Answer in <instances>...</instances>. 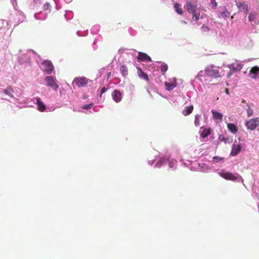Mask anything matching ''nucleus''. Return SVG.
<instances>
[{
	"label": "nucleus",
	"instance_id": "obj_1",
	"mask_svg": "<svg viewBox=\"0 0 259 259\" xmlns=\"http://www.w3.org/2000/svg\"><path fill=\"white\" fill-rule=\"evenodd\" d=\"M208 76L214 78L219 77L220 75L218 68L216 67L211 66L206 68L204 71H199L193 81H195L196 80L198 79L200 82H203L206 80V78Z\"/></svg>",
	"mask_w": 259,
	"mask_h": 259
},
{
	"label": "nucleus",
	"instance_id": "obj_2",
	"mask_svg": "<svg viewBox=\"0 0 259 259\" xmlns=\"http://www.w3.org/2000/svg\"><path fill=\"white\" fill-rule=\"evenodd\" d=\"M177 160L174 158H171V156L169 153H166L164 156H162L155 164V167L159 168L162 165L168 164L170 169H175L176 167Z\"/></svg>",
	"mask_w": 259,
	"mask_h": 259
},
{
	"label": "nucleus",
	"instance_id": "obj_3",
	"mask_svg": "<svg viewBox=\"0 0 259 259\" xmlns=\"http://www.w3.org/2000/svg\"><path fill=\"white\" fill-rule=\"evenodd\" d=\"M218 174L220 177L226 180H230L235 182H241L243 183V179L238 173L233 174L224 169H222L220 170Z\"/></svg>",
	"mask_w": 259,
	"mask_h": 259
},
{
	"label": "nucleus",
	"instance_id": "obj_4",
	"mask_svg": "<svg viewBox=\"0 0 259 259\" xmlns=\"http://www.w3.org/2000/svg\"><path fill=\"white\" fill-rule=\"evenodd\" d=\"M40 67L44 74L47 75H51L54 70V67L52 62L48 60H44L41 63Z\"/></svg>",
	"mask_w": 259,
	"mask_h": 259
},
{
	"label": "nucleus",
	"instance_id": "obj_5",
	"mask_svg": "<svg viewBox=\"0 0 259 259\" xmlns=\"http://www.w3.org/2000/svg\"><path fill=\"white\" fill-rule=\"evenodd\" d=\"M46 84L47 87L51 88L53 90L57 91L59 88V85L56 83L55 76H47L45 79Z\"/></svg>",
	"mask_w": 259,
	"mask_h": 259
},
{
	"label": "nucleus",
	"instance_id": "obj_6",
	"mask_svg": "<svg viewBox=\"0 0 259 259\" xmlns=\"http://www.w3.org/2000/svg\"><path fill=\"white\" fill-rule=\"evenodd\" d=\"M85 77H76L73 80V84H76L78 87H87L89 82H91Z\"/></svg>",
	"mask_w": 259,
	"mask_h": 259
},
{
	"label": "nucleus",
	"instance_id": "obj_7",
	"mask_svg": "<svg viewBox=\"0 0 259 259\" xmlns=\"http://www.w3.org/2000/svg\"><path fill=\"white\" fill-rule=\"evenodd\" d=\"M245 125L247 129L250 130H254L259 125V118L250 119L245 122Z\"/></svg>",
	"mask_w": 259,
	"mask_h": 259
},
{
	"label": "nucleus",
	"instance_id": "obj_8",
	"mask_svg": "<svg viewBox=\"0 0 259 259\" xmlns=\"http://www.w3.org/2000/svg\"><path fill=\"white\" fill-rule=\"evenodd\" d=\"M166 89L170 91H172L177 86V79L175 77L169 79L168 81L164 82Z\"/></svg>",
	"mask_w": 259,
	"mask_h": 259
},
{
	"label": "nucleus",
	"instance_id": "obj_9",
	"mask_svg": "<svg viewBox=\"0 0 259 259\" xmlns=\"http://www.w3.org/2000/svg\"><path fill=\"white\" fill-rule=\"evenodd\" d=\"M33 102L37 105V109L40 112H44L46 110V106L44 103L39 97H36L33 99Z\"/></svg>",
	"mask_w": 259,
	"mask_h": 259
},
{
	"label": "nucleus",
	"instance_id": "obj_10",
	"mask_svg": "<svg viewBox=\"0 0 259 259\" xmlns=\"http://www.w3.org/2000/svg\"><path fill=\"white\" fill-rule=\"evenodd\" d=\"M118 53L120 54L121 57L125 58L127 56L133 57L134 53H136V52L132 50L120 49L118 50Z\"/></svg>",
	"mask_w": 259,
	"mask_h": 259
},
{
	"label": "nucleus",
	"instance_id": "obj_11",
	"mask_svg": "<svg viewBox=\"0 0 259 259\" xmlns=\"http://www.w3.org/2000/svg\"><path fill=\"white\" fill-rule=\"evenodd\" d=\"M249 22L257 24L259 23V12H251L248 16Z\"/></svg>",
	"mask_w": 259,
	"mask_h": 259
},
{
	"label": "nucleus",
	"instance_id": "obj_12",
	"mask_svg": "<svg viewBox=\"0 0 259 259\" xmlns=\"http://www.w3.org/2000/svg\"><path fill=\"white\" fill-rule=\"evenodd\" d=\"M212 114V118L217 123H220L222 122L223 114L215 110L212 109L211 111Z\"/></svg>",
	"mask_w": 259,
	"mask_h": 259
},
{
	"label": "nucleus",
	"instance_id": "obj_13",
	"mask_svg": "<svg viewBox=\"0 0 259 259\" xmlns=\"http://www.w3.org/2000/svg\"><path fill=\"white\" fill-rule=\"evenodd\" d=\"M112 97L114 101L116 103H119L121 101L122 94L119 91L114 90L112 93Z\"/></svg>",
	"mask_w": 259,
	"mask_h": 259
},
{
	"label": "nucleus",
	"instance_id": "obj_14",
	"mask_svg": "<svg viewBox=\"0 0 259 259\" xmlns=\"http://www.w3.org/2000/svg\"><path fill=\"white\" fill-rule=\"evenodd\" d=\"M48 15V12L40 11L38 13H35L34 15V17L36 20L43 21L47 18Z\"/></svg>",
	"mask_w": 259,
	"mask_h": 259
},
{
	"label": "nucleus",
	"instance_id": "obj_15",
	"mask_svg": "<svg viewBox=\"0 0 259 259\" xmlns=\"http://www.w3.org/2000/svg\"><path fill=\"white\" fill-rule=\"evenodd\" d=\"M235 143L236 141L232 145V151L230 154L232 156H236L241 149V146L240 145L236 144Z\"/></svg>",
	"mask_w": 259,
	"mask_h": 259
},
{
	"label": "nucleus",
	"instance_id": "obj_16",
	"mask_svg": "<svg viewBox=\"0 0 259 259\" xmlns=\"http://www.w3.org/2000/svg\"><path fill=\"white\" fill-rule=\"evenodd\" d=\"M249 76L252 78H259V67L257 66L252 67L250 69Z\"/></svg>",
	"mask_w": 259,
	"mask_h": 259
},
{
	"label": "nucleus",
	"instance_id": "obj_17",
	"mask_svg": "<svg viewBox=\"0 0 259 259\" xmlns=\"http://www.w3.org/2000/svg\"><path fill=\"white\" fill-rule=\"evenodd\" d=\"M137 58L142 61H145L147 60L150 62H152V60L150 57L147 54L142 52H138V56Z\"/></svg>",
	"mask_w": 259,
	"mask_h": 259
},
{
	"label": "nucleus",
	"instance_id": "obj_18",
	"mask_svg": "<svg viewBox=\"0 0 259 259\" xmlns=\"http://www.w3.org/2000/svg\"><path fill=\"white\" fill-rule=\"evenodd\" d=\"M243 65L241 63H233L230 64L228 67L231 70L234 71H240L242 68Z\"/></svg>",
	"mask_w": 259,
	"mask_h": 259
},
{
	"label": "nucleus",
	"instance_id": "obj_19",
	"mask_svg": "<svg viewBox=\"0 0 259 259\" xmlns=\"http://www.w3.org/2000/svg\"><path fill=\"white\" fill-rule=\"evenodd\" d=\"M16 15L18 18H16L15 20H17V24L18 25L24 21L25 17L23 13L19 11L16 12Z\"/></svg>",
	"mask_w": 259,
	"mask_h": 259
},
{
	"label": "nucleus",
	"instance_id": "obj_20",
	"mask_svg": "<svg viewBox=\"0 0 259 259\" xmlns=\"http://www.w3.org/2000/svg\"><path fill=\"white\" fill-rule=\"evenodd\" d=\"M186 7L187 11L189 13H193L194 12L196 11L195 8H196V5L195 4L192 3L190 1H187L186 3Z\"/></svg>",
	"mask_w": 259,
	"mask_h": 259
},
{
	"label": "nucleus",
	"instance_id": "obj_21",
	"mask_svg": "<svg viewBox=\"0 0 259 259\" xmlns=\"http://www.w3.org/2000/svg\"><path fill=\"white\" fill-rule=\"evenodd\" d=\"M198 165L199 168H198V170L207 172L211 170V168L205 163L198 164Z\"/></svg>",
	"mask_w": 259,
	"mask_h": 259
},
{
	"label": "nucleus",
	"instance_id": "obj_22",
	"mask_svg": "<svg viewBox=\"0 0 259 259\" xmlns=\"http://www.w3.org/2000/svg\"><path fill=\"white\" fill-rule=\"evenodd\" d=\"M236 5L238 7L239 11L246 13L248 10L247 5L244 3H236Z\"/></svg>",
	"mask_w": 259,
	"mask_h": 259
},
{
	"label": "nucleus",
	"instance_id": "obj_23",
	"mask_svg": "<svg viewBox=\"0 0 259 259\" xmlns=\"http://www.w3.org/2000/svg\"><path fill=\"white\" fill-rule=\"evenodd\" d=\"M137 69H138L137 74H138V76H139V77H140L141 78H142L146 81H148L149 78H148V76L147 75V74H146L144 72H143L142 71V70L141 69H140V68H138Z\"/></svg>",
	"mask_w": 259,
	"mask_h": 259
},
{
	"label": "nucleus",
	"instance_id": "obj_24",
	"mask_svg": "<svg viewBox=\"0 0 259 259\" xmlns=\"http://www.w3.org/2000/svg\"><path fill=\"white\" fill-rule=\"evenodd\" d=\"M228 130L233 134H235L238 131L237 126L233 123H229L227 124Z\"/></svg>",
	"mask_w": 259,
	"mask_h": 259
},
{
	"label": "nucleus",
	"instance_id": "obj_25",
	"mask_svg": "<svg viewBox=\"0 0 259 259\" xmlns=\"http://www.w3.org/2000/svg\"><path fill=\"white\" fill-rule=\"evenodd\" d=\"M193 110V106L192 105L186 106L182 111V114L184 116H187L191 114Z\"/></svg>",
	"mask_w": 259,
	"mask_h": 259
},
{
	"label": "nucleus",
	"instance_id": "obj_26",
	"mask_svg": "<svg viewBox=\"0 0 259 259\" xmlns=\"http://www.w3.org/2000/svg\"><path fill=\"white\" fill-rule=\"evenodd\" d=\"M200 135L203 138H205L210 134V131L208 129L204 128L203 126L200 127Z\"/></svg>",
	"mask_w": 259,
	"mask_h": 259
},
{
	"label": "nucleus",
	"instance_id": "obj_27",
	"mask_svg": "<svg viewBox=\"0 0 259 259\" xmlns=\"http://www.w3.org/2000/svg\"><path fill=\"white\" fill-rule=\"evenodd\" d=\"M4 93L8 95L9 97L11 98H14V95H13V93H14L13 90L11 88L9 87L6 89L5 90H4Z\"/></svg>",
	"mask_w": 259,
	"mask_h": 259
},
{
	"label": "nucleus",
	"instance_id": "obj_28",
	"mask_svg": "<svg viewBox=\"0 0 259 259\" xmlns=\"http://www.w3.org/2000/svg\"><path fill=\"white\" fill-rule=\"evenodd\" d=\"M230 15V13L226 9H225L223 12L219 14V17L220 18L226 19V18L228 17Z\"/></svg>",
	"mask_w": 259,
	"mask_h": 259
},
{
	"label": "nucleus",
	"instance_id": "obj_29",
	"mask_svg": "<svg viewBox=\"0 0 259 259\" xmlns=\"http://www.w3.org/2000/svg\"><path fill=\"white\" fill-rule=\"evenodd\" d=\"M202 120L201 115L196 114L195 116L194 124L196 126H199L200 125V121Z\"/></svg>",
	"mask_w": 259,
	"mask_h": 259
},
{
	"label": "nucleus",
	"instance_id": "obj_30",
	"mask_svg": "<svg viewBox=\"0 0 259 259\" xmlns=\"http://www.w3.org/2000/svg\"><path fill=\"white\" fill-rule=\"evenodd\" d=\"M174 8L176 12L180 15L183 14V10L181 7V6L178 3H176L174 5Z\"/></svg>",
	"mask_w": 259,
	"mask_h": 259
},
{
	"label": "nucleus",
	"instance_id": "obj_31",
	"mask_svg": "<svg viewBox=\"0 0 259 259\" xmlns=\"http://www.w3.org/2000/svg\"><path fill=\"white\" fill-rule=\"evenodd\" d=\"M51 10V6L49 3H46L43 6V11L44 12H47L48 14L50 13Z\"/></svg>",
	"mask_w": 259,
	"mask_h": 259
},
{
	"label": "nucleus",
	"instance_id": "obj_32",
	"mask_svg": "<svg viewBox=\"0 0 259 259\" xmlns=\"http://www.w3.org/2000/svg\"><path fill=\"white\" fill-rule=\"evenodd\" d=\"M120 71L123 76H125L128 74L127 68L124 65H122L120 67Z\"/></svg>",
	"mask_w": 259,
	"mask_h": 259
},
{
	"label": "nucleus",
	"instance_id": "obj_33",
	"mask_svg": "<svg viewBox=\"0 0 259 259\" xmlns=\"http://www.w3.org/2000/svg\"><path fill=\"white\" fill-rule=\"evenodd\" d=\"M224 157L220 156H214L212 157V162L213 163H218L219 162H221L222 163L224 162Z\"/></svg>",
	"mask_w": 259,
	"mask_h": 259
},
{
	"label": "nucleus",
	"instance_id": "obj_34",
	"mask_svg": "<svg viewBox=\"0 0 259 259\" xmlns=\"http://www.w3.org/2000/svg\"><path fill=\"white\" fill-rule=\"evenodd\" d=\"M193 17L192 19L193 21H197L199 18H200V13H198L196 11L192 13Z\"/></svg>",
	"mask_w": 259,
	"mask_h": 259
},
{
	"label": "nucleus",
	"instance_id": "obj_35",
	"mask_svg": "<svg viewBox=\"0 0 259 259\" xmlns=\"http://www.w3.org/2000/svg\"><path fill=\"white\" fill-rule=\"evenodd\" d=\"M64 16L66 20H69L73 18V14L72 11H68L66 12V13Z\"/></svg>",
	"mask_w": 259,
	"mask_h": 259
},
{
	"label": "nucleus",
	"instance_id": "obj_36",
	"mask_svg": "<svg viewBox=\"0 0 259 259\" xmlns=\"http://www.w3.org/2000/svg\"><path fill=\"white\" fill-rule=\"evenodd\" d=\"M168 66L166 64L163 63L160 66V70L163 75L165 74L166 71L167 70Z\"/></svg>",
	"mask_w": 259,
	"mask_h": 259
},
{
	"label": "nucleus",
	"instance_id": "obj_37",
	"mask_svg": "<svg viewBox=\"0 0 259 259\" xmlns=\"http://www.w3.org/2000/svg\"><path fill=\"white\" fill-rule=\"evenodd\" d=\"M93 106V103H90L89 104L84 105L82 107L83 109L88 110L91 109Z\"/></svg>",
	"mask_w": 259,
	"mask_h": 259
},
{
	"label": "nucleus",
	"instance_id": "obj_38",
	"mask_svg": "<svg viewBox=\"0 0 259 259\" xmlns=\"http://www.w3.org/2000/svg\"><path fill=\"white\" fill-rule=\"evenodd\" d=\"M201 30L203 32H208L209 30V28L207 26L203 25L201 27Z\"/></svg>",
	"mask_w": 259,
	"mask_h": 259
},
{
	"label": "nucleus",
	"instance_id": "obj_39",
	"mask_svg": "<svg viewBox=\"0 0 259 259\" xmlns=\"http://www.w3.org/2000/svg\"><path fill=\"white\" fill-rule=\"evenodd\" d=\"M247 114L248 116H250L253 114V111L249 106H248V109H247Z\"/></svg>",
	"mask_w": 259,
	"mask_h": 259
},
{
	"label": "nucleus",
	"instance_id": "obj_40",
	"mask_svg": "<svg viewBox=\"0 0 259 259\" xmlns=\"http://www.w3.org/2000/svg\"><path fill=\"white\" fill-rule=\"evenodd\" d=\"M34 5H39L41 3L42 0H32Z\"/></svg>",
	"mask_w": 259,
	"mask_h": 259
},
{
	"label": "nucleus",
	"instance_id": "obj_41",
	"mask_svg": "<svg viewBox=\"0 0 259 259\" xmlns=\"http://www.w3.org/2000/svg\"><path fill=\"white\" fill-rule=\"evenodd\" d=\"M219 140L221 141H224L225 143L227 142L226 139L225 138L224 136L222 135L219 136Z\"/></svg>",
	"mask_w": 259,
	"mask_h": 259
},
{
	"label": "nucleus",
	"instance_id": "obj_42",
	"mask_svg": "<svg viewBox=\"0 0 259 259\" xmlns=\"http://www.w3.org/2000/svg\"><path fill=\"white\" fill-rule=\"evenodd\" d=\"M129 90L131 91L132 92L134 91L135 90V86L133 84H130L128 86Z\"/></svg>",
	"mask_w": 259,
	"mask_h": 259
},
{
	"label": "nucleus",
	"instance_id": "obj_43",
	"mask_svg": "<svg viewBox=\"0 0 259 259\" xmlns=\"http://www.w3.org/2000/svg\"><path fill=\"white\" fill-rule=\"evenodd\" d=\"M155 160V159L152 160H149L148 161L149 164H150V165H152L154 163Z\"/></svg>",
	"mask_w": 259,
	"mask_h": 259
},
{
	"label": "nucleus",
	"instance_id": "obj_44",
	"mask_svg": "<svg viewBox=\"0 0 259 259\" xmlns=\"http://www.w3.org/2000/svg\"><path fill=\"white\" fill-rule=\"evenodd\" d=\"M106 91V89L105 88H103L101 89V94H102L105 93Z\"/></svg>",
	"mask_w": 259,
	"mask_h": 259
},
{
	"label": "nucleus",
	"instance_id": "obj_45",
	"mask_svg": "<svg viewBox=\"0 0 259 259\" xmlns=\"http://www.w3.org/2000/svg\"><path fill=\"white\" fill-rule=\"evenodd\" d=\"M76 33H77V35L78 36H83V35H86V34H81L80 31H78Z\"/></svg>",
	"mask_w": 259,
	"mask_h": 259
},
{
	"label": "nucleus",
	"instance_id": "obj_46",
	"mask_svg": "<svg viewBox=\"0 0 259 259\" xmlns=\"http://www.w3.org/2000/svg\"><path fill=\"white\" fill-rule=\"evenodd\" d=\"M34 54V52L33 51H32V50L29 51L28 52V53H27V55H28L29 54H30H30Z\"/></svg>",
	"mask_w": 259,
	"mask_h": 259
},
{
	"label": "nucleus",
	"instance_id": "obj_47",
	"mask_svg": "<svg viewBox=\"0 0 259 259\" xmlns=\"http://www.w3.org/2000/svg\"><path fill=\"white\" fill-rule=\"evenodd\" d=\"M99 26H95L94 27H93V28H92V31H93V29H94V28H99Z\"/></svg>",
	"mask_w": 259,
	"mask_h": 259
},
{
	"label": "nucleus",
	"instance_id": "obj_48",
	"mask_svg": "<svg viewBox=\"0 0 259 259\" xmlns=\"http://www.w3.org/2000/svg\"><path fill=\"white\" fill-rule=\"evenodd\" d=\"M182 24H187V22L185 21H181V22Z\"/></svg>",
	"mask_w": 259,
	"mask_h": 259
},
{
	"label": "nucleus",
	"instance_id": "obj_49",
	"mask_svg": "<svg viewBox=\"0 0 259 259\" xmlns=\"http://www.w3.org/2000/svg\"><path fill=\"white\" fill-rule=\"evenodd\" d=\"M189 163H190V161H188V163L183 162L184 164L188 165H189Z\"/></svg>",
	"mask_w": 259,
	"mask_h": 259
},
{
	"label": "nucleus",
	"instance_id": "obj_50",
	"mask_svg": "<svg viewBox=\"0 0 259 259\" xmlns=\"http://www.w3.org/2000/svg\"><path fill=\"white\" fill-rule=\"evenodd\" d=\"M11 3H12L13 5L14 6V2H16V0H11Z\"/></svg>",
	"mask_w": 259,
	"mask_h": 259
},
{
	"label": "nucleus",
	"instance_id": "obj_51",
	"mask_svg": "<svg viewBox=\"0 0 259 259\" xmlns=\"http://www.w3.org/2000/svg\"><path fill=\"white\" fill-rule=\"evenodd\" d=\"M66 2L67 3H69L72 0H65Z\"/></svg>",
	"mask_w": 259,
	"mask_h": 259
},
{
	"label": "nucleus",
	"instance_id": "obj_52",
	"mask_svg": "<svg viewBox=\"0 0 259 259\" xmlns=\"http://www.w3.org/2000/svg\"><path fill=\"white\" fill-rule=\"evenodd\" d=\"M213 5H214V7L217 6V3H215L214 4H213Z\"/></svg>",
	"mask_w": 259,
	"mask_h": 259
},
{
	"label": "nucleus",
	"instance_id": "obj_53",
	"mask_svg": "<svg viewBox=\"0 0 259 259\" xmlns=\"http://www.w3.org/2000/svg\"><path fill=\"white\" fill-rule=\"evenodd\" d=\"M110 74H111V73H110H110H108V76H109V75H110Z\"/></svg>",
	"mask_w": 259,
	"mask_h": 259
},
{
	"label": "nucleus",
	"instance_id": "obj_54",
	"mask_svg": "<svg viewBox=\"0 0 259 259\" xmlns=\"http://www.w3.org/2000/svg\"><path fill=\"white\" fill-rule=\"evenodd\" d=\"M56 8H57V9H59L58 8L57 5H56Z\"/></svg>",
	"mask_w": 259,
	"mask_h": 259
},
{
	"label": "nucleus",
	"instance_id": "obj_55",
	"mask_svg": "<svg viewBox=\"0 0 259 259\" xmlns=\"http://www.w3.org/2000/svg\"><path fill=\"white\" fill-rule=\"evenodd\" d=\"M56 2V0H54Z\"/></svg>",
	"mask_w": 259,
	"mask_h": 259
}]
</instances>
